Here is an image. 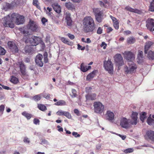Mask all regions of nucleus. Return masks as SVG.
I'll return each mask as SVG.
<instances>
[{
	"label": "nucleus",
	"instance_id": "14",
	"mask_svg": "<svg viewBox=\"0 0 154 154\" xmlns=\"http://www.w3.org/2000/svg\"><path fill=\"white\" fill-rule=\"evenodd\" d=\"M138 113L137 112H133L131 116V120H130V123L131 125H136L137 123V116Z\"/></svg>",
	"mask_w": 154,
	"mask_h": 154
},
{
	"label": "nucleus",
	"instance_id": "62",
	"mask_svg": "<svg viewBox=\"0 0 154 154\" xmlns=\"http://www.w3.org/2000/svg\"><path fill=\"white\" fill-rule=\"evenodd\" d=\"M24 141L26 143H29V141L28 138L27 137H25L24 138Z\"/></svg>",
	"mask_w": 154,
	"mask_h": 154
},
{
	"label": "nucleus",
	"instance_id": "63",
	"mask_svg": "<svg viewBox=\"0 0 154 154\" xmlns=\"http://www.w3.org/2000/svg\"><path fill=\"white\" fill-rule=\"evenodd\" d=\"M125 34L127 35L130 34L131 33V32L129 30H126L124 32Z\"/></svg>",
	"mask_w": 154,
	"mask_h": 154
},
{
	"label": "nucleus",
	"instance_id": "39",
	"mask_svg": "<svg viewBox=\"0 0 154 154\" xmlns=\"http://www.w3.org/2000/svg\"><path fill=\"white\" fill-rule=\"evenodd\" d=\"M149 11L151 12L154 11V0H153L150 3Z\"/></svg>",
	"mask_w": 154,
	"mask_h": 154
},
{
	"label": "nucleus",
	"instance_id": "3",
	"mask_svg": "<svg viewBox=\"0 0 154 154\" xmlns=\"http://www.w3.org/2000/svg\"><path fill=\"white\" fill-rule=\"evenodd\" d=\"M94 106L95 113L100 114L103 112L104 106L100 102H94Z\"/></svg>",
	"mask_w": 154,
	"mask_h": 154
},
{
	"label": "nucleus",
	"instance_id": "11",
	"mask_svg": "<svg viewBox=\"0 0 154 154\" xmlns=\"http://www.w3.org/2000/svg\"><path fill=\"white\" fill-rule=\"evenodd\" d=\"M124 57L129 62H131L135 58L134 54L131 52L126 51L123 53Z\"/></svg>",
	"mask_w": 154,
	"mask_h": 154
},
{
	"label": "nucleus",
	"instance_id": "32",
	"mask_svg": "<svg viewBox=\"0 0 154 154\" xmlns=\"http://www.w3.org/2000/svg\"><path fill=\"white\" fill-rule=\"evenodd\" d=\"M23 116L25 117L27 120L30 119L32 117V115L26 111H24L22 113Z\"/></svg>",
	"mask_w": 154,
	"mask_h": 154
},
{
	"label": "nucleus",
	"instance_id": "47",
	"mask_svg": "<svg viewBox=\"0 0 154 154\" xmlns=\"http://www.w3.org/2000/svg\"><path fill=\"white\" fill-rule=\"evenodd\" d=\"M42 24L45 26L46 25V23L47 22L48 20L45 17H43L41 20Z\"/></svg>",
	"mask_w": 154,
	"mask_h": 154
},
{
	"label": "nucleus",
	"instance_id": "49",
	"mask_svg": "<svg viewBox=\"0 0 154 154\" xmlns=\"http://www.w3.org/2000/svg\"><path fill=\"white\" fill-rule=\"evenodd\" d=\"M113 26L116 29H118L119 28V23L117 21L113 23Z\"/></svg>",
	"mask_w": 154,
	"mask_h": 154
},
{
	"label": "nucleus",
	"instance_id": "18",
	"mask_svg": "<svg viewBox=\"0 0 154 154\" xmlns=\"http://www.w3.org/2000/svg\"><path fill=\"white\" fill-rule=\"evenodd\" d=\"M70 16V14L68 12H66L65 14V20L67 25L69 26H71L72 22Z\"/></svg>",
	"mask_w": 154,
	"mask_h": 154
},
{
	"label": "nucleus",
	"instance_id": "27",
	"mask_svg": "<svg viewBox=\"0 0 154 154\" xmlns=\"http://www.w3.org/2000/svg\"><path fill=\"white\" fill-rule=\"evenodd\" d=\"M54 105L57 106H63L66 105V101L63 100H60L54 104Z\"/></svg>",
	"mask_w": 154,
	"mask_h": 154
},
{
	"label": "nucleus",
	"instance_id": "40",
	"mask_svg": "<svg viewBox=\"0 0 154 154\" xmlns=\"http://www.w3.org/2000/svg\"><path fill=\"white\" fill-rule=\"evenodd\" d=\"M42 95L40 94L36 95L33 97V99L35 101H37L39 100L41 98Z\"/></svg>",
	"mask_w": 154,
	"mask_h": 154
},
{
	"label": "nucleus",
	"instance_id": "34",
	"mask_svg": "<svg viewBox=\"0 0 154 154\" xmlns=\"http://www.w3.org/2000/svg\"><path fill=\"white\" fill-rule=\"evenodd\" d=\"M146 113L144 112H142L140 114V119L143 122H144L145 119L146 118Z\"/></svg>",
	"mask_w": 154,
	"mask_h": 154
},
{
	"label": "nucleus",
	"instance_id": "17",
	"mask_svg": "<svg viewBox=\"0 0 154 154\" xmlns=\"http://www.w3.org/2000/svg\"><path fill=\"white\" fill-rule=\"evenodd\" d=\"M42 54H39L35 57V62L36 64L38 66L42 67L43 66V63L42 60Z\"/></svg>",
	"mask_w": 154,
	"mask_h": 154
},
{
	"label": "nucleus",
	"instance_id": "57",
	"mask_svg": "<svg viewBox=\"0 0 154 154\" xmlns=\"http://www.w3.org/2000/svg\"><path fill=\"white\" fill-rule=\"evenodd\" d=\"M20 30L23 33V34L25 35L28 34V32H26L24 29L23 28H21L20 29Z\"/></svg>",
	"mask_w": 154,
	"mask_h": 154
},
{
	"label": "nucleus",
	"instance_id": "45",
	"mask_svg": "<svg viewBox=\"0 0 154 154\" xmlns=\"http://www.w3.org/2000/svg\"><path fill=\"white\" fill-rule=\"evenodd\" d=\"M6 52L4 48L0 46V55H4Z\"/></svg>",
	"mask_w": 154,
	"mask_h": 154
},
{
	"label": "nucleus",
	"instance_id": "7",
	"mask_svg": "<svg viewBox=\"0 0 154 154\" xmlns=\"http://www.w3.org/2000/svg\"><path fill=\"white\" fill-rule=\"evenodd\" d=\"M130 119L125 117H122L120 119V125L122 128L128 129L130 126Z\"/></svg>",
	"mask_w": 154,
	"mask_h": 154
},
{
	"label": "nucleus",
	"instance_id": "31",
	"mask_svg": "<svg viewBox=\"0 0 154 154\" xmlns=\"http://www.w3.org/2000/svg\"><path fill=\"white\" fill-rule=\"evenodd\" d=\"M61 41L64 43L66 44L69 45H71L72 44V43L71 42H70L68 39L64 37H61L60 38Z\"/></svg>",
	"mask_w": 154,
	"mask_h": 154
},
{
	"label": "nucleus",
	"instance_id": "25",
	"mask_svg": "<svg viewBox=\"0 0 154 154\" xmlns=\"http://www.w3.org/2000/svg\"><path fill=\"white\" fill-rule=\"evenodd\" d=\"M65 6L69 10L73 11L75 9L74 5L70 2L66 3L65 4Z\"/></svg>",
	"mask_w": 154,
	"mask_h": 154
},
{
	"label": "nucleus",
	"instance_id": "5",
	"mask_svg": "<svg viewBox=\"0 0 154 154\" xmlns=\"http://www.w3.org/2000/svg\"><path fill=\"white\" fill-rule=\"evenodd\" d=\"M27 28L33 32H37L39 29L38 25L36 22L30 20L27 25Z\"/></svg>",
	"mask_w": 154,
	"mask_h": 154
},
{
	"label": "nucleus",
	"instance_id": "61",
	"mask_svg": "<svg viewBox=\"0 0 154 154\" xmlns=\"http://www.w3.org/2000/svg\"><path fill=\"white\" fill-rule=\"evenodd\" d=\"M6 7L7 8L10 9L11 7V4H10L8 3H7L6 4Z\"/></svg>",
	"mask_w": 154,
	"mask_h": 154
},
{
	"label": "nucleus",
	"instance_id": "30",
	"mask_svg": "<svg viewBox=\"0 0 154 154\" xmlns=\"http://www.w3.org/2000/svg\"><path fill=\"white\" fill-rule=\"evenodd\" d=\"M54 10L57 13H60L61 12V8L60 5L56 4L53 6Z\"/></svg>",
	"mask_w": 154,
	"mask_h": 154
},
{
	"label": "nucleus",
	"instance_id": "19",
	"mask_svg": "<svg viewBox=\"0 0 154 154\" xmlns=\"http://www.w3.org/2000/svg\"><path fill=\"white\" fill-rule=\"evenodd\" d=\"M145 136L146 137H147L149 139L154 141V131L151 130L147 131Z\"/></svg>",
	"mask_w": 154,
	"mask_h": 154
},
{
	"label": "nucleus",
	"instance_id": "21",
	"mask_svg": "<svg viewBox=\"0 0 154 154\" xmlns=\"http://www.w3.org/2000/svg\"><path fill=\"white\" fill-rule=\"evenodd\" d=\"M33 50L32 46L30 45H27L25 46L24 51L25 54H29L32 52Z\"/></svg>",
	"mask_w": 154,
	"mask_h": 154
},
{
	"label": "nucleus",
	"instance_id": "43",
	"mask_svg": "<svg viewBox=\"0 0 154 154\" xmlns=\"http://www.w3.org/2000/svg\"><path fill=\"white\" fill-rule=\"evenodd\" d=\"M5 108V106L4 105H2L0 106V116L3 114Z\"/></svg>",
	"mask_w": 154,
	"mask_h": 154
},
{
	"label": "nucleus",
	"instance_id": "52",
	"mask_svg": "<svg viewBox=\"0 0 154 154\" xmlns=\"http://www.w3.org/2000/svg\"><path fill=\"white\" fill-rule=\"evenodd\" d=\"M99 4L100 6L102 7H104L105 8L106 7V4H105V3H103L101 1H99Z\"/></svg>",
	"mask_w": 154,
	"mask_h": 154
},
{
	"label": "nucleus",
	"instance_id": "22",
	"mask_svg": "<svg viewBox=\"0 0 154 154\" xmlns=\"http://www.w3.org/2000/svg\"><path fill=\"white\" fill-rule=\"evenodd\" d=\"M97 70H94L91 73L89 74L87 76L86 79L87 80H90L94 77L96 75V73L97 72Z\"/></svg>",
	"mask_w": 154,
	"mask_h": 154
},
{
	"label": "nucleus",
	"instance_id": "29",
	"mask_svg": "<svg viewBox=\"0 0 154 154\" xmlns=\"http://www.w3.org/2000/svg\"><path fill=\"white\" fill-rule=\"evenodd\" d=\"M10 81L14 84H17L19 82L18 78L14 76H11Z\"/></svg>",
	"mask_w": 154,
	"mask_h": 154
},
{
	"label": "nucleus",
	"instance_id": "2",
	"mask_svg": "<svg viewBox=\"0 0 154 154\" xmlns=\"http://www.w3.org/2000/svg\"><path fill=\"white\" fill-rule=\"evenodd\" d=\"M83 25L84 31L86 33L93 32L95 28L94 20L91 16L85 17L84 18Z\"/></svg>",
	"mask_w": 154,
	"mask_h": 154
},
{
	"label": "nucleus",
	"instance_id": "10",
	"mask_svg": "<svg viewBox=\"0 0 154 154\" xmlns=\"http://www.w3.org/2000/svg\"><path fill=\"white\" fill-rule=\"evenodd\" d=\"M104 66L105 69L109 73H111L112 72L113 66L110 60H108L107 61H104Z\"/></svg>",
	"mask_w": 154,
	"mask_h": 154
},
{
	"label": "nucleus",
	"instance_id": "51",
	"mask_svg": "<svg viewBox=\"0 0 154 154\" xmlns=\"http://www.w3.org/2000/svg\"><path fill=\"white\" fill-rule=\"evenodd\" d=\"M72 134L75 137H79L80 136V135L78 134L77 132H73L72 133Z\"/></svg>",
	"mask_w": 154,
	"mask_h": 154
},
{
	"label": "nucleus",
	"instance_id": "55",
	"mask_svg": "<svg viewBox=\"0 0 154 154\" xmlns=\"http://www.w3.org/2000/svg\"><path fill=\"white\" fill-rule=\"evenodd\" d=\"M102 29L100 27H99L97 29V33L98 34H100L102 33Z\"/></svg>",
	"mask_w": 154,
	"mask_h": 154
},
{
	"label": "nucleus",
	"instance_id": "36",
	"mask_svg": "<svg viewBox=\"0 0 154 154\" xmlns=\"http://www.w3.org/2000/svg\"><path fill=\"white\" fill-rule=\"evenodd\" d=\"M147 57L149 60H153L154 59V53L149 51L148 53Z\"/></svg>",
	"mask_w": 154,
	"mask_h": 154
},
{
	"label": "nucleus",
	"instance_id": "24",
	"mask_svg": "<svg viewBox=\"0 0 154 154\" xmlns=\"http://www.w3.org/2000/svg\"><path fill=\"white\" fill-rule=\"evenodd\" d=\"M153 44V43L150 41H148L146 43V45L145 46L144 52L145 54L147 53V51Z\"/></svg>",
	"mask_w": 154,
	"mask_h": 154
},
{
	"label": "nucleus",
	"instance_id": "13",
	"mask_svg": "<svg viewBox=\"0 0 154 154\" xmlns=\"http://www.w3.org/2000/svg\"><path fill=\"white\" fill-rule=\"evenodd\" d=\"M18 63L21 73V75L23 76L27 75V72L26 71V67L23 61H19L18 62Z\"/></svg>",
	"mask_w": 154,
	"mask_h": 154
},
{
	"label": "nucleus",
	"instance_id": "37",
	"mask_svg": "<svg viewBox=\"0 0 154 154\" xmlns=\"http://www.w3.org/2000/svg\"><path fill=\"white\" fill-rule=\"evenodd\" d=\"M143 57V52L142 51H139L138 53L137 59L139 60V62L142 60V58Z\"/></svg>",
	"mask_w": 154,
	"mask_h": 154
},
{
	"label": "nucleus",
	"instance_id": "54",
	"mask_svg": "<svg viewBox=\"0 0 154 154\" xmlns=\"http://www.w3.org/2000/svg\"><path fill=\"white\" fill-rule=\"evenodd\" d=\"M67 36L71 40L75 38V36L69 33L67 34Z\"/></svg>",
	"mask_w": 154,
	"mask_h": 154
},
{
	"label": "nucleus",
	"instance_id": "46",
	"mask_svg": "<svg viewBox=\"0 0 154 154\" xmlns=\"http://www.w3.org/2000/svg\"><path fill=\"white\" fill-rule=\"evenodd\" d=\"M133 151V148H128L124 150L123 152L125 153H128L132 152Z\"/></svg>",
	"mask_w": 154,
	"mask_h": 154
},
{
	"label": "nucleus",
	"instance_id": "64",
	"mask_svg": "<svg viewBox=\"0 0 154 154\" xmlns=\"http://www.w3.org/2000/svg\"><path fill=\"white\" fill-rule=\"evenodd\" d=\"M74 112L77 115H78L79 112L78 109H75L74 110Z\"/></svg>",
	"mask_w": 154,
	"mask_h": 154
},
{
	"label": "nucleus",
	"instance_id": "56",
	"mask_svg": "<svg viewBox=\"0 0 154 154\" xmlns=\"http://www.w3.org/2000/svg\"><path fill=\"white\" fill-rule=\"evenodd\" d=\"M101 47H103V48L104 49H105L107 46V45L104 42H103L100 45Z\"/></svg>",
	"mask_w": 154,
	"mask_h": 154
},
{
	"label": "nucleus",
	"instance_id": "44",
	"mask_svg": "<svg viewBox=\"0 0 154 154\" xmlns=\"http://www.w3.org/2000/svg\"><path fill=\"white\" fill-rule=\"evenodd\" d=\"M41 95H42V96H43L46 99H48L50 97V94H48L43 93L41 94Z\"/></svg>",
	"mask_w": 154,
	"mask_h": 154
},
{
	"label": "nucleus",
	"instance_id": "50",
	"mask_svg": "<svg viewBox=\"0 0 154 154\" xmlns=\"http://www.w3.org/2000/svg\"><path fill=\"white\" fill-rule=\"evenodd\" d=\"M40 121L37 119H34L33 120V123L35 125L39 124Z\"/></svg>",
	"mask_w": 154,
	"mask_h": 154
},
{
	"label": "nucleus",
	"instance_id": "9",
	"mask_svg": "<svg viewBox=\"0 0 154 154\" xmlns=\"http://www.w3.org/2000/svg\"><path fill=\"white\" fill-rule=\"evenodd\" d=\"M8 45L10 51L12 53H14L18 52L19 49L14 42L8 41Z\"/></svg>",
	"mask_w": 154,
	"mask_h": 154
},
{
	"label": "nucleus",
	"instance_id": "53",
	"mask_svg": "<svg viewBox=\"0 0 154 154\" xmlns=\"http://www.w3.org/2000/svg\"><path fill=\"white\" fill-rule=\"evenodd\" d=\"M92 89V88L91 87H88L86 88L85 91L88 94L91 91Z\"/></svg>",
	"mask_w": 154,
	"mask_h": 154
},
{
	"label": "nucleus",
	"instance_id": "15",
	"mask_svg": "<svg viewBox=\"0 0 154 154\" xmlns=\"http://www.w3.org/2000/svg\"><path fill=\"white\" fill-rule=\"evenodd\" d=\"M146 26L147 29L152 31L153 27H154V20L153 19H149L146 21Z\"/></svg>",
	"mask_w": 154,
	"mask_h": 154
},
{
	"label": "nucleus",
	"instance_id": "6",
	"mask_svg": "<svg viewBox=\"0 0 154 154\" xmlns=\"http://www.w3.org/2000/svg\"><path fill=\"white\" fill-rule=\"evenodd\" d=\"M114 58L116 66L119 67L124 64L123 57L120 54H116L114 56Z\"/></svg>",
	"mask_w": 154,
	"mask_h": 154
},
{
	"label": "nucleus",
	"instance_id": "58",
	"mask_svg": "<svg viewBox=\"0 0 154 154\" xmlns=\"http://www.w3.org/2000/svg\"><path fill=\"white\" fill-rule=\"evenodd\" d=\"M110 17L112 20L113 23L118 21L117 19L116 18L112 17V16L110 15Z\"/></svg>",
	"mask_w": 154,
	"mask_h": 154
},
{
	"label": "nucleus",
	"instance_id": "1",
	"mask_svg": "<svg viewBox=\"0 0 154 154\" xmlns=\"http://www.w3.org/2000/svg\"><path fill=\"white\" fill-rule=\"evenodd\" d=\"M2 20L3 25L5 27L11 28L14 27V21L15 20V23L18 25L23 24L25 21L23 16L14 13L8 14L3 18Z\"/></svg>",
	"mask_w": 154,
	"mask_h": 154
},
{
	"label": "nucleus",
	"instance_id": "20",
	"mask_svg": "<svg viewBox=\"0 0 154 154\" xmlns=\"http://www.w3.org/2000/svg\"><path fill=\"white\" fill-rule=\"evenodd\" d=\"M125 9L129 11L130 12H133L135 13H137L140 14H144V12L142 10H138L137 9H134L129 6H127L125 7Z\"/></svg>",
	"mask_w": 154,
	"mask_h": 154
},
{
	"label": "nucleus",
	"instance_id": "23",
	"mask_svg": "<svg viewBox=\"0 0 154 154\" xmlns=\"http://www.w3.org/2000/svg\"><path fill=\"white\" fill-rule=\"evenodd\" d=\"M91 67L90 66H85L84 63H82L81 65L80 69L83 72H85L87 71L88 70L91 69Z\"/></svg>",
	"mask_w": 154,
	"mask_h": 154
},
{
	"label": "nucleus",
	"instance_id": "59",
	"mask_svg": "<svg viewBox=\"0 0 154 154\" xmlns=\"http://www.w3.org/2000/svg\"><path fill=\"white\" fill-rule=\"evenodd\" d=\"M1 86L2 87V88H3L7 90H9L10 89V88L8 86H4V85H1Z\"/></svg>",
	"mask_w": 154,
	"mask_h": 154
},
{
	"label": "nucleus",
	"instance_id": "60",
	"mask_svg": "<svg viewBox=\"0 0 154 154\" xmlns=\"http://www.w3.org/2000/svg\"><path fill=\"white\" fill-rule=\"evenodd\" d=\"M57 128H58V131L59 132H63V129L60 126L58 125Z\"/></svg>",
	"mask_w": 154,
	"mask_h": 154
},
{
	"label": "nucleus",
	"instance_id": "35",
	"mask_svg": "<svg viewBox=\"0 0 154 154\" xmlns=\"http://www.w3.org/2000/svg\"><path fill=\"white\" fill-rule=\"evenodd\" d=\"M127 41L128 44H132L135 42V39L134 37H130L127 38Z\"/></svg>",
	"mask_w": 154,
	"mask_h": 154
},
{
	"label": "nucleus",
	"instance_id": "38",
	"mask_svg": "<svg viewBox=\"0 0 154 154\" xmlns=\"http://www.w3.org/2000/svg\"><path fill=\"white\" fill-rule=\"evenodd\" d=\"M32 4L38 9H41L39 5V3L38 2V0H33Z\"/></svg>",
	"mask_w": 154,
	"mask_h": 154
},
{
	"label": "nucleus",
	"instance_id": "4",
	"mask_svg": "<svg viewBox=\"0 0 154 154\" xmlns=\"http://www.w3.org/2000/svg\"><path fill=\"white\" fill-rule=\"evenodd\" d=\"M93 12L95 15L96 20L99 23H100L103 20V13L98 8L93 9Z\"/></svg>",
	"mask_w": 154,
	"mask_h": 154
},
{
	"label": "nucleus",
	"instance_id": "28",
	"mask_svg": "<svg viewBox=\"0 0 154 154\" xmlns=\"http://www.w3.org/2000/svg\"><path fill=\"white\" fill-rule=\"evenodd\" d=\"M147 123L149 125H152L154 127V119H152L151 117V115L148 118L147 121Z\"/></svg>",
	"mask_w": 154,
	"mask_h": 154
},
{
	"label": "nucleus",
	"instance_id": "8",
	"mask_svg": "<svg viewBox=\"0 0 154 154\" xmlns=\"http://www.w3.org/2000/svg\"><path fill=\"white\" fill-rule=\"evenodd\" d=\"M131 66H129V67L125 66L124 67V70L126 74H132L134 72L137 68L136 65L131 62Z\"/></svg>",
	"mask_w": 154,
	"mask_h": 154
},
{
	"label": "nucleus",
	"instance_id": "41",
	"mask_svg": "<svg viewBox=\"0 0 154 154\" xmlns=\"http://www.w3.org/2000/svg\"><path fill=\"white\" fill-rule=\"evenodd\" d=\"M72 94H70V95L72 98H74L76 97L77 96L76 94V91L74 89H72Z\"/></svg>",
	"mask_w": 154,
	"mask_h": 154
},
{
	"label": "nucleus",
	"instance_id": "12",
	"mask_svg": "<svg viewBox=\"0 0 154 154\" xmlns=\"http://www.w3.org/2000/svg\"><path fill=\"white\" fill-rule=\"evenodd\" d=\"M41 38L35 36H32L29 38V42L32 46H35L40 43Z\"/></svg>",
	"mask_w": 154,
	"mask_h": 154
},
{
	"label": "nucleus",
	"instance_id": "26",
	"mask_svg": "<svg viewBox=\"0 0 154 154\" xmlns=\"http://www.w3.org/2000/svg\"><path fill=\"white\" fill-rule=\"evenodd\" d=\"M96 94H88L86 95L85 97L87 100H94L96 99Z\"/></svg>",
	"mask_w": 154,
	"mask_h": 154
},
{
	"label": "nucleus",
	"instance_id": "16",
	"mask_svg": "<svg viewBox=\"0 0 154 154\" xmlns=\"http://www.w3.org/2000/svg\"><path fill=\"white\" fill-rule=\"evenodd\" d=\"M105 119L110 122L113 121L114 119V115L113 112L110 110L107 111L105 114Z\"/></svg>",
	"mask_w": 154,
	"mask_h": 154
},
{
	"label": "nucleus",
	"instance_id": "42",
	"mask_svg": "<svg viewBox=\"0 0 154 154\" xmlns=\"http://www.w3.org/2000/svg\"><path fill=\"white\" fill-rule=\"evenodd\" d=\"M69 119H71L72 118V116L70 114L67 112L65 111L64 115Z\"/></svg>",
	"mask_w": 154,
	"mask_h": 154
},
{
	"label": "nucleus",
	"instance_id": "33",
	"mask_svg": "<svg viewBox=\"0 0 154 154\" xmlns=\"http://www.w3.org/2000/svg\"><path fill=\"white\" fill-rule=\"evenodd\" d=\"M38 107L39 110L43 111H44L47 109L45 105L42 104H38Z\"/></svg>",
	"mask_w": 154,
	"mask_h": 154
},
{
	"label": "nucleus",
	"instance_id": "48",
	"mask_svg": "<svg viewBox=\"0 0 154 154\" xmlns=\"http://www.w3.org/2000/svg\"><path fill=\"white\" fill-rule=\"evenodd\" d=\"M65 111L62 110H59L57 112V114L58 116H63Z\"/></svg>",
	"mask_w": 154,
	"mask_h": 154
}]
</instances>
